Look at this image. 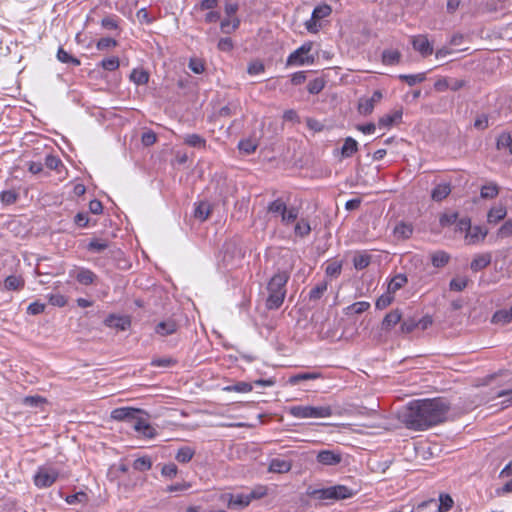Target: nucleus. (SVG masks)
<instances>
[{"label":"nucleus","mask_w":512,"mask_h":512,"mask_svg":"<svg viewBox=\"0 0 512 512\" xmlns=\"http://www.w3.org/2000/svg\"><path fill=\"white\" fill-rule=\"evenodd\" d=\"M225 498H227L228 507H233L236 505L241 506V507H246L251 502L250 495H238L236 498H234L233 495L227 494V495L222 496V499H225Z\"/></svg>","instance_id":"nucleus-17"},{"label":"nucleus","mask_w":512,"mask_h":512,"mask_svg":"<svg viewBox=\"0 0 512 512\" xmlns=\"http://www.w3.org/2000/svg\"><path fill=\"white\" fill-rule=\"evenodd\" d=\"M101 65L106 70L114 71L119 67V59L117 57L106 59L102 61Z\"/></svg>","instance_id":"nucleus-57"},{"label":"nucleus","mask_w":512,"mask_h":512,"mask_svg":"<svg viewBox=\"0 0 512 512\" xmlns=\"http://www.w3.org/2000/svg\"><path fill=\"white\" fill-rule=\"evenodd\" d=\"M453 506V500L449 495L440 496L439 512H447Z\"/></svg>","instance_id":"nucleus-53"},{"label":"nucleus","mask_w":512,"mask_h":512,"mask_svg":"<svg viewBox=\"0 0 512 512\" xmlns=\"http://www.w3.org/2000/svg\"><path fill=\"white\" fill-rule=\"evenodd\" d=\"M1 201L4 203V204H12L16 201L17 199V194L15 191H4L1 193Z\"/></svg>","instance_id":"nucleus-60"},{"label":"nucleus","mask_w":512,"mask_h":512,"mask_svg":"<svg viewBox=\"0 0 512 512\" xmlns=\"http://www.w3.org/2000/svg\"><path fill=\"white\" fill-rule=\"evenodd\" d=\"M312 48V43H306L302 45L299 49L293 52L287 60L288 65L293 64H304V63H313L314 58L310 56H306Z\"/></svg>","instance_id":"nucleus-5"},{"label":"nucleus","mask_w":512,"mask_h":512,"mask_svg":"<svg viewBox=\"0 0 512 512\" xmlns=\"http://www.w3.org/2000/svg\"><path fill=\"white\" fill-rule=\"evenodd\" d=\"M407 283V278L403 274H399L391 279L388 284V293H395L397 290L401 289Z\"/></svg>","instance_id":"nucleus-25"},{"label":"nucleus","mask_w":512,"mask_h":512,"mask_svg":"<svg viewBox=\"0 0 512 512\" xmlns=\"http://www.w3.org/2000/svg\"><path fill=\"white\" fill-rule=\"evenodd\" d=\"M108 247V242L104 240L95 239L88 245V249L95 252H101Z\"/></svg>","instance_id":"nucleus-55"},{"label":"nucleus","mask_w":512,"mask_h":512,"mask_svg":"<svg viewBox=\"0 0 512 512\" xmlns=\"http://www.w3.org/2000/svg\"><path fill=\"white\" fill-rule=\"evenodd\" d=\"M512 321V310L511 308L509 310H500L497 311L493 317L492 322L495 324H502L505 325L507 323H510Z\"/></svg>","instance_id":"nucleus-23"},{"label":"nucleus","mask_w":512,"mask_h":512,"mask_svg":"<svg viewBox=\"0 0 512 512\" xmlns=\"http://www.w3.org/2000/svg\"><path fill=\"white\" fill-rule=\"evenodd\" d=\"M324 80L321 79V78H317V79H314L313 81H311L309 84H308V91L309 93L311 94H318L322 91V89L324 88Z\"/></svg>","instance_id":"nucleus-51"},{"label":"nucleus","mask_w":512,"mask_h":512,"mask_svg":"<svg viewBox=\"0 0 512 512\" xmlns=\"http://www.w3.org/2000/svg\"><path fill=\"white\" fill-rule=\"evenodd\" d=\"M189 68L194 73L200 74L204 71V63L200 59L192 58V59H190V62H189Z\"/></svg>","instance_id":"nucleus-59"},{"label":"nucleus","mask_w":512,"mask_h":512,"mask_svg":"<svg viewBox=\"0 0 512 512\" xmlns=\"http://www.w3.org/2000/svg\"><path fill=\"white\" fill-rule=\"evenodd\" d=\"M413 48L419 51L422 56L426 57L433 53V48L425 35H418L412 37Z\"/></svg>","instance_id":"nucleus-9"},{"label":"nucleus","mask_w":512,"mask_h":512,"mask_svg":"<svg viewBox=\"0 0 512 512\" xmlns=\"http://www.w3.org/2000/svg\"><path fill=\"white\" fill-rule=\"evenodd\" d=\"M399 79L406 82L409 86H413L417 83L423 82L426 77L424 73H420L416 75H400Z\"/></svg>","instance_id":"nucleus-43"},{"label":"nucleus","mask_w":512,"mask_h":512,"mask_svg":"<svg viewBox=\"0 0 512 512\" xmlns=\"http://www.w3.org/2000/svg\"><path fill=\"white\" fill-rule=\"evenodd\" d=\"M491 263V255L489 253L477 255L471 262V269L473 271H479L484 269Z\"/></svg>","instance_id":"nucleus-20"},{"label":"nucleus","mask_w":512,"mask_h":512,"mask_svg":"<svg viewBox=\"0 0 512 512\" xmlns=\"http://www.w3.org/2000/svg\"><path fill=\"white\" fill-rule=\"evenodd\" d=\"M402 117L401 111H395L392 115H385L379 120V125L389 127Z\"/></svg>","instance_id":"nucleus-41"},{"label":"nucleus","mask_w":512,"mask_h":512,"mask_svg":"<svg viewBox=\"0 0 512 512\" xmlns=\"http://www.w3.org/2000/svg\"><path fill=\"white\" fill-rule=\"evenodd\" d=\"M342 270V263L340 261L334 260L328 263L326 267V274L330 277H337L340 275Z\"/></svg>","instance_id":"nucleus-42"},{"label":"nucleus","mask_w":512,"mask_h":512,"mask_svg":"<svg viewBox=\"0 0 512 512\" xmlns=\"http://www.w3.org/2000/svg\"><path fill=\"white\" fill-rule=\"evenodd\" d=\"M381 98L382 93L379 90H377L373 93L371 98L360 99L358 104L359 113L363 115L370 114L373 111L375 104L378 103L381 100Z\"/></svg>","instance_id":"nucleus-7"},{"label":"nucleus","mask_w":512,"mask_h":512,"mask_svg":"<svg viewBox=\"0 0 512 512\" xmlns=\"http://www.w3.org/2000/svg\"><path fill=\"white\" fill-rule=\"evenodd\" d=\"M393 232L397 239L406 240L411 237L413 233V227L411 224L401 222L395 226Z\"/></svg>","instance_id":"nucleus-18"},{"label":"nucleus","mask_w":512,"mask_h":512,"mask_svg":"<svg viewBox=\"0 0 512 512\" xmlns=\"http://www.w3.org/2000/svg\"><path fill=\"white\" fill-rule=\"evenodd\" d=\"M134 429L148 438H152L156 435V430L143 419H137Z\"/></svg>","instance_id":"nucleus-19"},{"label":"nucleus","mask_w":512,"mask_h":512,"mask_svg":"<svg viewBox=\"0 0 512 512\" xmlns=\"http://www.w3.org/2000/svg\"><path fill=\"white\" fill-rule=\"evenodd\" d=\"M88 500L87 494L84 492H78L74 495H70L66 497V502L68 504H75V503H86Z\"/></svg>","instance_id":"nucleus-54"},{"label":"nucleus","mask_w":512,"mask_h":512,"mask_svg":"<svg viewBox=\"0 0 512 512\" xmlns=\"http://www.w3.org/2000/svg\"><path fill=\"white\" fill-rule=\"evenodd\" d=\"M57 58L59 61L63 63H72L76 66L80 65V61L71 56L68 52H66L63 48H60L57 53Z\"/></svg>","instance_id":"nucleus-44"},{"label":"nucleus","mask_w":512,"mask_h":512,"mask_svg":"<svg viewBox=\"0 0 512 512\" xmlns=\"http://www.w3.org/2000/svg\"><path fill=\"white\" fill-rule=\"evenodd\" d=\"M298 216V211L296 208H290L289 210H285V212L282 215V221L285 223H291L296 220Z\"/></svg>","instance_id":"nucleus-58"},{"label":"nucleus","mask_w":512,"mask_h":512,"mask_svg":"<svg viewBox=\"0 0 512 512\" xmlns=\"http://www.w3.org/2000/svg\"><path fill=\"white\" fill-rule=\"evenodd\" d=\"M176 364H177V360L170 356L154 358L151 361L152 366L161 367V368L173 367Z\"/></svg>","instance_id":"nucleus-32"},{"label":"nucleus","mask_w":512,"mask_h":512,"mask_svg":"<svg viewBox=\"0 0 512 512\" xmlns=\"http://www.w3.org/2000/svg\"><path fill=\"white\" fill-rule=\"evenodd\" d=\"M286 209L287 208H286L285 203L280 199L273 201L268 207L269 212H271L273 214H279L281 216L283 215V213L285 212Z\"/></svg>","instance_id":"nucleus-47"},{"label":"nucleus","mask_w":512,"mask_h":512,"mask_svg":"<svg viewBox=\"0 0 512 512\" xmlns=\"http://www.w3.org/2000/svg\"><path fill=\"white\" fill-rule=\"evenodd\" d=\"M326 290H327L326 282H322V283L318 284L315 288H313L310 291V294H309L310 300L320 299Z\"/></svg>","instance_id":"nucleus-49"},{"label":"nucleus","mask_w":512,"mask_h":512,"mask_svg":"<svg viewBox=\"0 0 512 512\" xmlns=\"http://www.w3.org/2000/svg\"><path fill=\"white\" fill-rule=\"evenodd\" d=\"M49 302L54 306L63 307L66 305L67 300L63 295L56 294L50 296Z\"/></svg>","instance_id":"nucleus-63"},{"label":"nucleus","mask_w":512,"mask_h":512,"mask_svg":"<svg viewBox=\"0 0 512 512\" xmlns=\"http://www.w3.org/2000/svg\"><path fill=\"white\" fill-rule=\"evenodd\" d=\"M497 148L508 149L512 155V137L509 133H502L497 139Z\"/></svg>","instance_id":"nucleus-34"},{"label":"nucleus","mask_w":512,"mask_h":512,"mask_svg":"<svg viewBox=\"0 0 512 512\" xmlns=\"http://www.w3.org/2000/svg\"><path fill=\"white\" fill-rule=\"evenodd\" d=\"M152 463L150 458L148 457H141L134 461L133 467L134 469L138 471H147L151 468Z\"/></svg>","instance_id":"nucleus-46"},{"label":"nucleus","mask_w":512,"mask_h":512,"mask_svg":"<svg viewBox=\"0 0 512 512\" xmlns=\"http://www.w3.org/2000/svg\"><path fill=\"white\" fill-rule=\"evenodd\" d=\"M318 377H319V374H317V373H300V374L292 376L290 378V383L295 385L300 381L313 380Z\"/></svg>","instance_id":"nucleus-52"},{"label":"nucleus","mask_w":512,"mask_h":512,"mask_svg":"<svg viewBox=\"0 0 512 512\" xmlns=\"http://www.w3.org/2000/svg\"><path fill=\"white\" fill-rule=\"evenodd\" d=\"M58 473L52 469L41 468L35 475L34 481L37 487H49L57 479Z\"/></svg>","instance_id":"nucleus-6"},{"label":"nucleus","mask_w":512,"mask_h":512,"mask_svg":"<svg viewBox=\"0 0 512 512\" xmlns=\"http://www.w3.org/2000/svg\"><path fill=\"white\" fill-rule=\"evenodd\" d=\"M500 398L503 399L500 404L503 407L512 405V389H501L495 393V396L491 398V401Z\"/></svg>","instance_id":"nucleus-26"},{"label":"nucleus","mask_w":512,"mask_h":512,"mask_svg":"<svg viewBox=\"0 0 512 512\" xmlns=\"http://www.w3.org/2000/svg\"><path fill=\"white\" fill-rule=\"evenodd\" d=\"M289 412L297 418H325L333 413L330 406H293L289 409Z\"/></svg>","instance_id":"nucleus-3"},{"label":"nucleus","mask_w":512,"mask_h":512,"mask_svg":"<svg viewBox=\"0 0 512 512\" xmlns=\"http://www.w3.org/2000/svg\"><path fill=\"white\" fill-rule=\"evenodd\" d=\"M289 277L288 271H281L276 273L268 282L267 290L269 295L266 301L268 309H277L282 305L286 295L285 286Z\"/></svg>","instance_id":"nucleus-2"},{"label":"nucleus","mask_w":512,"mask_h":512,"mask_svg":"<svg viewBox=\"0 0 512 512\" xmlns=\"http://www.w3.org/2000/svg\"><path fill=\"white\" fill-rule=\"evenodd\" d=\"M130 79L138 85L146 84L149 80V74L144 70H133Z\"/></svg>","instance_id":"nucleus-39"},{"label":"nucleus","mask_w":512,"mask_h":512,"mask_svg":"<svg viewBox=\"0 0 512 512\" xmlns=\"http://www.w3.org/2000/svg\"><path fill=\"white\" fill-rule=\"evenodd\" d=\"M401 313L399 310H393L390 313H388L382 322V328L383 329H390L391 327L395 326L397 323L401 320Z\"/></svg>","instance_id":"nucleus-22"},{"label":"nucleus","mask_w":512,"mask_h":512,"mask_svg":"<svg viewBox=\"0 0 512 512\" xmlns=\"http://www.w3.org/2000/svg\"><path fill=\"white\" fill-rule=\"evenodd\" d=\"M76 278L81 284L89 285L94 282L96 275L90 270L82 269L79 271Z\"/></svg>","instance_id":"nucleus-38"},{"label":"nucleus","mask_w":512,"mask_h":512,"mask_svg":"<svg viewBox=\"0 0 512 512\" xmlns=\"http://www.w3.org/2000/svg\"><path fill=\"white\" fill-rule=\"evenodd\" d=\"M177 329L178 325L172 319L161 321L155 326V332L162 337L174 334Z\"/></svg>","instance_id":"nucleus-12"},{"label":"nucleus","mask_w":512,"mask_h":512,"mask_svg":"<svg viewBox=\"0 0 512 512\" xmlns=\"http://www.w3.org/2000/svg\"><path fill=\"white\" fill-rule=\"evenodd\" d=\"M106 324L111 327L115 328L117 330H126L131 325V320L127 316L117 317V316H110L106 320Z\"/></svg>","instance_id":"nucleus-15"},{"label":"nucleus","mask_w":512,"mask_h":512,"mask_svg":"<svg viewBox=\"0 0 512 512\" xmlns=\"http://www.w3.org/2000/svg\"><path fill=\"white\" fill-rule=\"evenodd\" d=\"M401 53L398 50H384L382 53V62L386 65L398 64L401 60Z\"/></svg>","instance_id":"nucleus-21"},{"label":"nucleus","mask_w":512,"mask_h":512,"mask_svg":"<svg viewBox=\"0 0 512 512\" xmlns=\"http://www.w3.org/2000/svg\"><path fill=\"white\" fill-rule=\"evenodd\" d=\"M354 267L358 270H362L366 268L370 263V256L369 255H356L354 257Z\"/></svg>","instance_id":"nucleus-50"},{"label":"nucleus","mask_w":512,"mask_h":512,"mask_svg":"<svg viewBox=\"0 0 512 512\" xmlns=\"http://www.w3.org/2000/svg\"><path fill=\"white\" fill-rule=\"evenodd\" d=\"M432 264L435 267H443L445 266L449 261V255L446 252L443 251H437L434 254H432L431 257Z\"/></svg>","instance_id":"nucleus-36"},{"label":"nucleus","mask_w":512,"mask_h":512,"mask_svg":"<svg viewBox=\"0 0 512 512\" xmlns=\"http://www.w3.org/2000/svg\"><path fill=\"white\" fill-rule=\"evenodd\" d=\"M312 495L318 499H346L353 495L351 490L344 485H337L325 489L315 490Z\"/></svg>","instance_id":"nucleus-4"},{"label":"nucleus","mask_w":512,"mask_h":512,"mask_svg":"<svg viewBox=\"0 0 512 512\" xmlns=\"http://www.w3.org/2000/svg\"><path fill=\"white\" fill-rule=\"evenodd\" d=\"M392 301H393V297L391 296V294L388 293L386 295H382L376 301V307L378 309H384V308L388 307L392 303Z\"/></svg>","instance_id":"nucleus-61"},{"label":"nucleus","mask_w":512,"mask_h":512,"mask_svg":"<svg viewBox=\"0 0 512 512\" xmlns=\"http://www.w3.org/2000/svg\"><path fill=\"white\" fill-rule=\"evenodd\" d=\"M252 389H253L252 385L247 382H238L235 385L226 386L223 388L224 391H228V392L235 391V392H240V393L250 392Z\"/></svg>","instance_id":"nucleus-40"},{"label":"nucleus","mask_w":512,"mask_h":512,"mask_svg":"<svg viewBox=\"0 0 512 512\" xmlns=\"http://www.w3.org/2000/svg\"><path fill=\"white\" fill-rule=\"evenodd\" d=\"M195 454V450L191 447H182L178 450L176 460L180 463L189 462Z\"/></svg>","instance_id":"nucleus-31"},{"label":"nucleus","mask_w":512,"mask_h":512,"mask_svg":"<svg viewBox=\"0 0 512 512\" xmlns=\"http://www.w3.org/2000/svg\"><path fill=\"white\" fill-rule=\"evenodd\" d=\"M7 290H18L24 286V279L17 276H8L4 281Z\"/></svg>","instance_id":"nucleus-30"},{"label":"nucleus","mask_w":512,"mask_h":512,"mask_svg":"<svg viewBox=\"0 0 512 512\" xmlns=\"http://www.w3.org/2000/svg\"><path fill=\"white\" fill-rule=\"evenodd\" d=\"M358 149L356 140L351 137L345 139L344 145L341 149V155L343 157H351Z\"/></svg>","instance_id":"nucleus-24"},{"label":"nucleus","mask_w":512,"mask_h":512,"mask_svg":"<svg viewBox=\"0 0 512 512\" xmlns=\"http://www.w3.org/2000/svg\"><path fill=\"white\" fill-rule=\"evenodd\" d=\"M184 143L195 148H205L206 141L198 134H188L184 137Z\"/></svg>","instance_id":"nucleus-27"},{"label":"nucleus","mask_w":512,"mask_h":512,"mask_svg":"<svg viewBox=\"0 0 512 512\" xmlns=\"http://www.w3.org/2000/svg\"><path fill=\"white\" fill-rule=\"evenodd\" d=\"M258 147V141L256 139H245L239 143V150L245 154H251L255 152Z\"/></svg>","instance_id":"nucleus-33"},{"label":"nucleus","mask_w":512,"mask_h":512,"mask_svg":"<svg viewBox=\"0 0 512 512\" xmlns=\"http://www.w3.org/2000/svg\"><path fill=\"white\" fill-rule=\"evenodd\" d=\"M488 234V230L480 226L470 227L465 235V241L467 245H473L481 242L485 239Z\"/></svg>","instance_id":"nucleus-10"},{"label":"nucleus","mask_w":512,"mask_h":512,"mask_svg":"<svg viewBox=\"0 0 512 512\" xmlns=\"http://www.w3.org/2000/svg\"><path fill=\"white\" fill-rule=\"evenodd\" d=\"M240 24V20L237 17H227L221 22V30L223 33L230 34L235 31Z\"/></svg>","instance_id":"nucleus-28"},{"label":"nucleus","mask_w":512,"mask_h":512,"mask_svg":"<svg viewBox=\"0 0 512 512\" xmlns=\"http://www.w3.org/2000/svg\"><path fill=\"white\" fill-rule=\"evenodd\" d=\"M212 208L213 206L210 203L206 201H200L194 210V218L201 222L207 220L212 212Z\"/></svg>","instance_id":"nucleus-14"},{"label":"nucleus","mask_w":512,"mask_h":512,"mask_svg":"<svg viewBox=\"0 0 512 512\" xmlns=\"http://www.w3.org/2000/svg\"><path fill=\"white\" fill-rule=\"evenodd\" d=\"M507 210L505 206L499 205L492 207L487 214V221L490 224H496L506 217Z\"/></svg>","instance_id":"nucleus-16"},{"label":"nucleus","mask_w":512,"mask_h":512,"mask_svg":"<svg viewBox=\"0 0 512 512\" xmlns=\"http://www.w3.org/2000/svg\"><path fill=\"white\" fill-rule=\"evenodd\" d=\"M331 7L329 5H321V6H318L314 9L313 11V19H316V20H319V19H322L324 17H327L330 15L331 13Z\"/></svg>","instance_id":"nucleus-48"},{"label":"nucleus","mask_w":512,"mask_h":512,"mask_svg":"<svg viewBox=\"0 0 512 512\" xmlns=\"http://www.w3.org/2000/svg\"><path fill=\"white\" fill-rule=\"evenodd\" d=\"M447 410L448 407L440 399L415 400L407 406L403 420L410 429L424 430L443 422Z\"/></svg>","instance_id":"nucleus-1"},{"label":"nucleus","mask_w":512,"mask_h":512,"mask_svg":"<svg viewBox=\"0 0 512 512\" xmlns=\"http://www.w3.org/2000/svg\"><path fill=\"white\" fill-rule=\"evenodd\" d=\"M265 71V65L264 63L259 60V59H255V60H252L249 64H248V67H247V73L251 76H255V75H258V74H261Z\"/></svg>","instance_id":"nucleus-35"},{"label":"nucleus","mask_w":512,"mask_h":512,"mask_svg":"<svg viewBox=\"0 0 512 512\" xmlns=\"http://www.w3.org/2000/svg\"><path fill=\"white\" fill-rule=\"evenodd\" d=\"M141 410L133 407L116 408L111 412V418L116 421H130L136 418V414Z\"/></svg>","instance_id":"nucleus-8"},{"label":"nucleus","mask_w":512,"mask_h":512,"mask_svg":"<svg viewBox=\"0 0 512 512\" xmlns=\"http://www.w3.org/2000/svg\"><path fill=\"white\" fill-rule=\"evenodd\" d=\"M497 235L499 237H508L512 235V219L506 221L498 230Z\"/></svg>","instance_id":"nucleus-56"},{"label":"nucleus","mask_w":512,"mask_h":512,"mask_svg":"<svg viewBox=\"0 0 512 512\" xmlns=\"http://www.w3.org/2000/svg\"><path fill=\"white\" fill-rule=\"evenodd\" d=\"M498 193H499L498 187L494 183L484 185L481 188V197L484 199H493L498 195Z\"/></svg>","instance_id":"nucleus-37"},{"label":"nucleus","mask_w":512,"mask_h":512,"mask_svg":"<svg viewBox=\"0 0 512 512\" xmlns=\"http://www.w3.org/2000/svg\"><path fill=\"white\" fill-rule=\"evenodd\" d=\"M291 468H292V463L290 461H285V460L275 458V459L271 460L269 467H268V471L271 473L283 474V473L289 472L291 470Z\"/></svg>","instance_id":"nucleus-13"},{"label":"nucleus","mask_w":512,"mask_h":512,"mask_svg":"<svg viewBox=\"0 0 512 512\" xmlns=\"http://www.w3.org/2000/svg\"><path fill=\"white\" fill-rule=\"evenodd\" d=\"M117 42L112 38H102L97 43V48L99 50L109 49L111 47H115Z\"/></svg>","instance_id":"nucleus-62"},{"label":"nucleus","mask_w":512,"mask_h":512,"mask_svg":"<svg viewBox=\"0 0 512 512\" xmlns=\"http://www.w3.org/2000/svg\"><path fill=\"white\" fill-rule=\"evenodd\" d=\"M45 165L49 169L56 170L61 165V161L53 155H48L45 160Z\"/></svg>","instance_id":"nucleus-64"},{"label":"nucleus","mask_w":512,"mask_h":512,"mask_svg":"<svg viewBox=\"0 0 512 512\" xmlns=\"http://www.w3.org/2000/svg\"><path fill=\"white\" fill-rule=\"evenodd\" d=\"M451 192V188L448 184L438 185L432 192V199L435 201H441L445 199Z\"/></svg>","instance_id":"nucleus-29"},{"label":"nucleus","mask_w":512,"mask_h":512,"mask_svg":"<svg viewBox=\"0 0 512 512\" xmlns=\"http://www.w3.org/2000/svg\"><path fill=\"white\" fill-rule=\"evenodd\" d=\"M342 455L331 450H322L317 455V461L323 465L333 466L341 462Z\"/></svg>","instance_id":"nucleus-11"},{"label":"nucleus","mask_w":512,"mask_h":512,"mask_svg":"<svg viewBox=\"0 0 512 512\" xmlns=\"http://www.w3.org/2000/svg\"><path fill=\"white\" fill-rule=\"evenodd\" d=\"M310 231L311 227L307 220L301 219L300 221L297 222L295 226V233L297 235H299L300 237H304L308 235Z\"/></svg>","instance_id":"nucleus-45"}]
</instances>
